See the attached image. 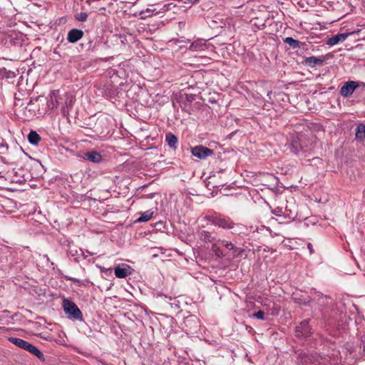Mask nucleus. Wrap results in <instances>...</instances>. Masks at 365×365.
Returning <instances> with one entry per match:
<instances>
[{
	"mask_svg": "<svg viewBox=\"0 0 365 365\" xmlns=\"http://www.w3.org/2000/svg\"><path fill=\"white\" fill-rule=\"evenodd\" d=\"M63 308L68 317L73 320L83 321V317L77 305L68 299L63 300Z\"/></svg>",
	"mask_w": 365,
	"mask_h": 365,
	"instance_id": "1",
	"label": "nucleus"
},
{
	"mask_svg": "<svg viewBox=\"0 0 365 365\" xmlns=\"http://www.w3.org/2000/svg\"><path fill=\"white\" fill-rule=\"evenodd\" d=\"M191 153L194 156L200 159H205L213 154L212 150L202 145L195 146L192 148Z\"/></svg>",
	"mask_w": 365,
	"mask_h": 365,
	"instance_id": "2",
	"label": "nucleus"
},
{
	"mask_svg": "<svg viewBox=\"0 0 365 365\" xmlns=\"http://www.w3.org/2000/svg\"><path fill=\"white\" fill-rule=\"evenodd\" d=\"M359 84L356 81H348L344 84V86L340 89V94L343 97H349L350 96L354 91L358 88Z\"/></svg>",
	"mask_w": 365,
	"mask_h": 365,
	"instance_id": "3",
	"label": "nucleus"
},
{
	"mask_svg": "<svg viewBox=\"0 0 365 365\" xmlns=\"http://www.w3.org/2000/svg\"><path fill=\"white\" fill-rule=\"evenodd\" d=\"M9 341L16 346L29 351L30 353L32 351L35 346L29 342L19 338L9 337Z\"/></svg>",
	"mask_w": 365,
	"mask_h": 365,
	"instance_id": "4",
	"label": "nucleus"
},
{
	"mask_svg": "<svg viewBox=\"0 0 365 365\" xmlns=\"http://www.w3.org/2000/svg\"><path fill=\"white\" fill-rule=\"evenodd\" d=\"M130 269V267L127 264H119L114 268L115 275L118 278H125L131 274Z\"/></svg>",
	"mask_w": 365,
	"mask_h": 365,
	"instance_id": "5",
	"label": "nucleus"
},
{
	"mask_svg": "<svg viewBox=\"0 0 365 365\" xmlns=\"http://www.w3.org/2000/svg\"><path fill=\"white\" fill-rule=\"evenodd\" d=\"M83 160H87L94 163H98L102 161V156L100 153L96 150H90L83 154L81 157Z\"/></svg>",
	"mask_w": 365,
	"mask_h": 365,
	"instance_id": "6",
	"label": "nucleus"
},
{
	"mask_svg": "<svg viewBox=\"0 0 365 365\" xmlns=\"http://www.w3.org/2000/svg\"><path fill=\"white\" fill-rule=\"evenodd\" d=\"M310 332V327L307 322H302L296 327V334L298 336H307Z\"/></svg>",
	"mask_w": 365,
	"mask_h": 365,
	"instance_id": "7",
	"label": "nucleus"
},
{
	"mask_svg": "<svg viewBox=\"0 0 365 365\" xmlns=\"http://www.w3.org/2000/svg\"><path fill=\"white\" fill-rule=\"evenodd\" d=\"M83 35V32L81 30L73 29L68 32L67 39L71 43H75L80 40Z\"/></svg>",
	"mask_w": 365,
	"mask_h": 365,
	"instance_id": "8",
	"label": "nucleus"
},
{
	"mask_svg": "<svg viewBox=\"0 0 365 365\" xmlns=\"http://www.w3.org/2000/svg\"><path fill=\"white\" fill-rule=\"evenodd\" d=\"M348 36H349V34H346V33L339 34L329 38L327 40V43L329 46H332L338 44L340 42L344 41Z\"/></svg>",
	"mask_w": 365,
	"mask_h": 365,
	"instance_id": "9",
	"label": "nucleus"
},
{
	"mask_svg": "<svg viewBox=\"0 0 365 365\" xmlns=\"http://www.w3.org/2000/svg\"><path fill=\"white\" fill-rule=\"evenodd\" d=\"M212 223L215 225L219 226L222 228H230L231 222L226 218L220 216H215L213 218Z\"/></svg>",
	"mask_w": 365,
	"mask_h": 365,
	"instance_id": "10",
	"label": "nucleus"
},
{
	"mask_svg": "<svg viewBox=\"0 0 365 365\" xmlns=\"http://www.w3.org/2000/svg\"><path fill=\"white\" fill-rule=\"evenodd\" d=\"M28 140L31 144L38 145L41 140V137L36 131L31 130L28 135Z\"/></svg>",
	"mask_w": 365,
	"mask_h": 365,
	"instance_id": "11",
	"label": "nucleus"
},
{
	"mask_svg": "<svg viewBox=\"0 0 365 365\" xmlns=\"http://www.w3.org/2000/svg\"><path fill=\"white\" fill-rule=\"evenodd\" d=\"M356 138L359 140H365V125L360 124L356 128Z\"/></svg>",
	"mask_w": 365,
	"mask_h": 365,
	"instance_id": "12",
	"label": "nucleus"
},
{
	"mask_svg": "<svg viewBox=\"0 0 365 365\" xmlns=\"http://www.w3.org/2000/svg\"><path fill=\"white\" fill-rule=\"evenodd\" d=\"M153 211L152 210H147L143 212L140 213V217H138V222H147L151 219Z\"/></svg>",
	"mask_w": 365,
	"mask_h": 365,
	"instance_id": "13",
	"label": "nucleus"
},
{
	"mask_svg": "<svg viewBox=\"0 0 365 365\" xmlns=\"http://www.w3.org/2000/svg\"><path fill=\"white\" fill-rule=\"evenodd\" d=\"M165 140L171 148H175L178 143V138L171 133H169L166 135Z\"/></svg>",
	"mask_w": 365,
	"mask_h": 365,
	"instance_id": "14",
	"label": "nucleus"
},
{
	"mask_svg": "<svg viewBox=\"0 0 365 365\" xmlns=\"http://www.w3.org/2000/svg\"><path fill=\"white\" fill-rule=\"evenodd\" d=\"M305 62L307 64L310 66L318 65L322 63V60L317 58L314 56L308 57L306 58Z\"/></svg>",
	"mask_w": 365,
	"mask_h": 365,
	"instance_id": "15",
	"label": "nucleus"
},
{
	"mask_svg": "<svg viewBox=\"0 0 365 365\" xmlns=\"http://www.w3.org/2000/svg\"><path fill=\"white\" fill-rule=\"evenodd\" d=\"M284 42L292 46L293 48H297L299 46V41L291 38L287 37L284 39Z\"/></svg>",
	"mask_w": 365,
	"mask_h": 365,
	"instance_id": "16",
	"label": "nucleus"
},
{
	"mask_svg": "<svg viewBox=\"0 0 365 365\" xmlns=\"http://www.w3.org/2000/svg\"><path fill=\"white\" fill-rule=\"evenodd\" d=\"M31 353L37 356L39 359L44 360L43 353L37 347L34 346Z\"/></svg>",
	"mask_w": 365,
	"mask_h": 365,
	"instance_id": "17",
	"label": "nucleus"
},
{
	"mask_svg": "<svg viewBox=\"0 0 365 365\" xmlns=\"http://www.w3.org/2000/svg\"><path fill=\"white\" fill-rule=\"evenodd\" d=\"M31 353L37 356L39 359L44 360L43 353L37 347L34 346Z\"/></svg>",
	"mask_w": 365,
	"mask_h": 365,
	"instance_id": "18",
	"label": "nucleus"
},
{
	"mask_svg": "<svg viewBox=\"0 0 365 365\" xmlns=\"http://www.w3.org/2000/svg\"><path fill=\"white\" fill-rule=\"evenodd\" d=\"M31 353L37 356L39 359L44 360L43 353L37 347L34 346Z\"/></svg>",
	"mask_w": 365,
	"mask_h": 365,
	"instance_id": "19",
	"label": "nucleus"
},
{
	"mask_svg": "<svg viewBox=\"0 0 365 365\" xmlns=\"http://www.w3.org/2000/svg\"><path fill=\"white\" fill-rule=\"evenodd\" d=\"M88 18V14L86 12H81L76 16V19L79 21H85Z\"/></svg>",
	"mask_w": 365,
	"mask_h": 365,
	"instance_id": "20",
	"label": "nucleus"
},
{
	"mask_svg": "<svg viewBox=\"0 0 365 365\" xmlns=\"http://www.w3.org/2000/svg\"><path fill=\"white\" fill-rule=\"evenodd\" d=\"M153 11L150 10V9H147L145 11H140V18L141 19H145L148 16H151L153 15Z\"/></svg>",
	"mask_w": 365,
	"mask_h": 365,
	"instance_id": "21",
	"label": "nucleus"
},
{
	"mask_svg": "<svg viewBox=\"0 0 365 365\" xmlns=\"http://www.w3.org/2000/svg\"><path fill=\"white\" fill-rule=\"evenodd\" d=\"M264 314L262 311H259L253 314V317L259 319H264Z\"/></svg>",
	"mask_w": 365,
	"mask_h": 365,
	"instance_id": "22",
	"label": "nucleus"
},
{
	"mask_svg": "<svg viewBox=\"0 0 365 365\" xmlns=\"http://www.w3.org/2000/svg\"><path fill=\"white\" fill-rule=\"evenodd\" d=\"M202 237L203 238L204 240H210V235L207 232H204L203 233H202Z\"/></svg>",
	"mask_w": 365,
	"mask_h": 365,
	"instance_id": "23",
	"label": "nucleus"
},
{
	"mask_svg": "<svg viewBox=\"0 0 365 365\" xmlns=\"http://www.w3.org/2000/svg\"><path fill=\"white\" fill-rule=\"evenodd\" d=\"M70 280H71L74 284H78L79 286L83 284V282L81 280L78 279L70 278Z\"/></svg>",
	"mask_w": 365,
	"mask_h": 365,
	"instance_id": "24",
	"label": "nucleus"
},
{
	"mask_svg": "<svg viewBox=\"0 0 365 365\" xmlns=\"http://www.w3.org/2000/svg\"><path fill=\"white\" fill-rule=\"evenodd\" d=\"M222 245L228 248H230V249H232L233 248V245L232 243H230L228 242H225V241H222Z\"/></svg>",
	"mask_w": 365,
	"mask_h": 365,
	"instance_id": "25",
	"label": "nucleus"
},
{
	"mask_svg": "<svg viewBox=\"0 0 365 365\" xmlns=\"http://www.w3.org/2000/svg\"><path fill=\"white\" fill-rule=\"evenodd\" d=\"M198 1H199V0H187L186 2L190 3V4H195Z\"/></svg>",
	"mask_w": 365,
	"mask_h": 365,
	"instance_id": "26",
	"label": "nucleus"
},
{
	"mask_svg": "<svg viewBox=\"0 0 365 365\" xmlns=\"http://www.w3.org/2000/svg\"><path fill=\"white\" fill-rule=\"evenodd\" d=\"M190 48L192 49V50H195V46L194 44H192L190 46Z\"/></svg>",
	"mask_w": 365,
	"mask_h": 365,
	"instance_id": "27",
	"label": "nucleus"
},
{
	"mask_svg": "<svg viewBox=\"0 0 365 365\" xmlns=\"http://www.w3.org/2000/svg\"><path fill=\"white\" fill-rule=\"evenodd\" d=\"M308 247H309V250H312V247H311V245H310V244L308 245Z\"/></svg>",
	"mask_w": 365,
	"mask_h": 365,
	"instance_id": "28",
	"label": "nucleus"
}]
</instances>
